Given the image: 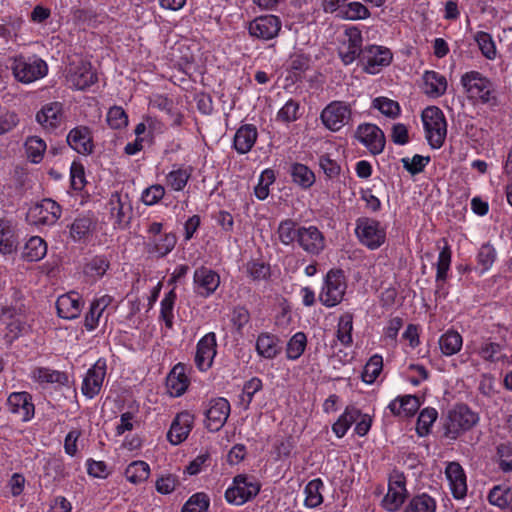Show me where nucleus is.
Returning <instances> with one entry per match:
<instances>
[{
  "label": "nucleus",
  "instance_id": "nucleus-61",
  "mask_svg": "<svg viewBox=\"0 0 512 512\" xmlns=\"http://www.w3.org/2000/svg\"><path fill=\"white\" fill-rule=\"evenodd\" d=\"M300 105L297 101L289 99L283 107L277 112L276 120L282 123H291L296 121L300 114Z\"/></svg>",
  "mask_w": 512,
  "mask_h": 512
},
{
  "label": "nucleus",
  "instance_id": "nucleus-35",
  "mask_svg": "<svg viewBox=\"0 0 512 512\" xmlns=\"http://www.w3.org/2000/svg\"><path fill=\"white\" fill-rule=\"evenodd\" d=\"M424 92L430 97L437 98L447 90L446 77L436 71H425L423 74Z\"/></svg>",
  "mask_w": 512,
  "mask_h": 512
},
{
  "label": "nucleus",
  "instance_id": "nucleus-15",
  "mask_svg": "<svg viewBox=\"0 0 512 512\" xmlns=\"http://www.w3.org/2000/svg\"><path fill=\"white\" fill-rule=\"evenodd\" d=\"M67 81L75 89L84 90L97 81V74L90 62L81 59L70 64Z\"/></svg>",
  "mask_w": 512,
  "mask_h": 512
},
{
  "label": "nucleus",
  "instance_id": "nucleus-24",
  "mask_svg": "<svg viewBox=\"0 0 512 512\" xmlns=\"http://www.w3.org/2000/svg\"><path fill=\"white\" fill-rule=\"evenodd\" d=\"M445 475L450 490L455 499H462L467 494V482L464 469L458 462H449L445 468Z\"/></svg>",
  "mask_w": 512,
  "mask_h": 512
},
{
  "label": "nucleus",
  "instance_id": "nucleus-57",
  "mask_svg": "<svg viewBox=\"0 0 512 512\" xmlns=\"http://www.w3.org/2000/svg\"><path fill=\"white\" fill-rule=\"evenodd\" d=\"M511 494L512 488L495 486L490 490L488 500L490 504L506 509L509 506L508 502L511 500Z\"/></svg>",
  "mask_w": 512,
  "mask_h": 512
},
{
  "label": "nucleus",
  "instance_id": "nucleus-32",
  "mask_svg": "<svg viewBox=\"0 0 512 512\" xmlns=\"http://www.w3.org/2000/svg\"><path fill=\"white\" fill-rule=\"evenodd\" d=\"M419 407L420 402L416 396L404 395L392 400L387 408L394 416L410 417L417 412Z\"/></svg>",
  "mask_w": 512,
  "mask_h": 512
},
{
  "label": "nucleus",
  "instance_id": "nucleus-26",
  "mask_svg": "<svg viewBox=\"0 0 512 512\" xmlns=\"http://www.w3.org/2000/svg\"><path fill=\"white\" fill-rule=\"evenodd\" d=\"M114 298L105 294L94 299L84 319V326L88 331H94L100 324L105 310L112 304Z\"/></svg>",
  "mask_w": 512,
  "mask_h": 512
},
{
  "label": "nucleus",
  "instance_id": "nucleus-56",
  "mask_svg": "<svg viewBox=\"0 0 512 512\" xmlns=\"http://www.w3.org/2000/svg\"><path fill=\"white\" fill-rule=\"evenodd\" d=\"M14 249V232L8 222L0 219V253L10 254Z\"/></svg>",
  "mask_w": 512,
  "mask_h": 512
},
{
  "label": "nucleus",
  "instance_id": "nucleus-5",
  "mask_svg": "<svg viewBox=\"0 0 512 512\" xmlns=\"http://www.w3.org/2000/svg\"><path fill=\"white\" fill-rule=\"evenodd\" d=\"M347 289L346 278L341 269H331L327 272L319 293V301L327 308L340 304Z\"/></svg>",
  "mask_w": 512,
  "mask_h": 512
},
{
  "label": "nucleus",
  "instance_id": "nucleus-22",
  "mask_svg": "<svg viewBox=\"0 0 512 512\" xmlns=\"http://www.w3.org/2000/svg\"><path fill=\"white\" fill-rule=\"evenodd\" d=\"M361 46V32L354 27L347 29L338 49L342 62L345 65L351 64L360 55Z\"/></svg>",
  "mask_w": 512,
  "mask_h": 512
},
{
  "label": "nucleus",
  "instance_id": "nucleus-58",
  "mask_svg": "<svg viewBox=\"0 0 512 512\" xmlns=\"http://www.w3.org/2000/svg\"><path fill=\"white\" fill-rule=\"evenodd\" d=\"M496 462L502 472H512V443H501L497 446Z\"/></svg>",
  "mask_w": 512,
  "mask_h": 512
},
{
  "label": "nucleus",
  "instance_id": "nucleus-23",
  "mask_svg": "<svg viewBox=\"0 0 512 512\" xmlns=\"http://www.w3.org/2000/svg\"><path fill=\"white\" fill-rule=\"evenodd\" d=\"M194 417L187 411H183L174 418L167 438L173 445H178L187 439L193 427Z\"/></svg>",
  "mask_w": 512,
  "mask_h": 512
},
{
  "label": "nucleus",
  "instance_id": "nucleus-14",
  "mask_svg": "<svg viewBox=\"0 0 512 512\" xmlns=\"http://www.w3.org/2000/svg\"><path fill=\"white\" fill-rule=\"evenodd\" d=\"M230 411V403L226 398L211 399L205 410L206 428L213 432L219 431L225 425Z\"/></svg>",
  "mask_w": 512,
  "mask_h": 512
},
{
  "label": "nucleus",
  "instance_id": "nucleus-3",
  "mask_svg": "<svg viewBox=\"0 0 512 512\" xmlns=\"http://www.w3.org/2000/svg\"><path fill=\"white\" fill-rule=\"evenodd\" d=\"M478 421V414L467 405H456L448 411L444 423V435L451 440H456L461 434L472 429Z\"/></svg>",
  "mask_w": 512,
  "mask_h": 512
},
{
  "label": "nucleus",
  "instance_id": "nucleus-49",
  "mask_svg": "<svg viewBox=\"0 0 512 512\" xmlns=\"http://www.w3.org/2000/svg\"><path fill=\"white\" fill-rule=\"evenodd\" d=\"M371 107L377 109L381 114L391 119L397 118L401 113L399 103L384 96H379L373 99Z\"/></svg>",
  "mask_w": 512,
  "mask_h": 512
},
{
  "label": "nucleus",
  "instance_id": "nucleus-10",
  "mask_svg": "<svg viewBox=\"0 0 512 512\" xmlns=\"http://www.w3.org/2000/svg\"><path fill=\"white\" fill-rule=\"evenodd\" d=\"M110 216L114 227L125 229L132 219L133 207L128 193L114 192L108 201Z\"/></svg>",
  "mask_w": 512,
  "mask_h": 512
},
{
  "label": "nucleus",
  "instance_id": "nucleus-51",
  "mask_svg": "<svg viewBox=\"0 0 512 512\" xmlns=\"http://www.w3.org/2000/svg\"><path fill=\"white\" fill-rule=\"evenodd\" d=\"M383 369V358L379 354H374L370 357L364 366L362 372V380L367 384H372L376 381Z\"/></svg>",
  "mask_w": 512,
  "mask_h": 512
},
{
  "label": "nucleus",
  "instance_id": "nucleus-29",
  "mask_svg": "<svg viewBox=\"0 0 512 512\" xmlns=\"http://www.w3.org/2000/svg\"><path fill=\"white\" fill-rule=\"evenodd\" d=\"M177 243L174 233H164L144 243L145 250L149 255L157 258L167 256Z\"/></svg>",
  "mask_w": 512,
  "mask_h": 512
},
{
  "label": "nucleus",
  "instance_id": "nucleus-19",
  "mask_svg": "<svg viewBox=\"0 0 512 512\" xmlns=\"http://www.w3.org/2000/svg\"><path fill=\"white\" fill-rule=\"evenodd\" d=\"M7 408L22 422L30 421L35 414L32 396L25 391L11 393L7 398Z\"/></svg>",
  "mask_w": 512,
  "mask_h": 512
},
{
  "label": "nucleus",
  "instance_id": "nucleus-44",
  "mask_svg": "<svg viewBox=\"0 0 512 512\" xmlns=\"http://www.w3.org/2000/svg\"><path fill=\"white\" fill-rule=\"evenodd\" d=\"M337 16L344 20L358 21L368 19L371 16V12L362 2L351 1L343 6V9Z\"/></svg>",
  "mask_w": 512,
  "mask_h": 512
},
{
  "label": "nucleus",
  "instance_id": "nucleus-64",
  "mask_svg": "<svg viewBox=\"0 0 512 512\" xmlns=\"http://www.w3.org/2000/svg\"><path fill=\"white\" fill-rule=\"evenodd\" d=\"M209 507V499L204 493H196L192 495L184 504L181 512H207Z\"/></svg>",
  "mask_w": 512,
  "mask_h": 512
},
{
  "label": "nucleus",
  "instance_id": "nucleus-36",
  "mask_svg": "<svg viewBox=\"0 0 512 512\" xmlns=\"http://www.w3.org/2000/svg\"><path fill=\"white\" fill-rule=\"evenodd\" d=\"M193 168L191 166L178 165L166 175V184L174 191H182L187 185Z\"/></svg>",
  "mask_w": 512,
  "mask_h": 512
},
{
  "label": "nucleus",
  "instance_id": "nucleus-4",
  "mask_svg": "<svg viewBox=\"0 0 512 512\" xmlns=\"http://www.w3.org/2000/svg\"><path fill=\"white\" fill-rule=\"evenodd\" d=\"M421 118L428 144L433 149L440 148L447 134V123L442 110L436 106L427 107L423 110Z\"/></svg>",
  "mask_w": 512,
  "mask_h": 512
},
{
  "label": "nucleus",
  "instance_id": "nucleus-1",
  "mask_svg": "<svg viewBox=\"0 0 512 512\" xmlns=\"http://www.w3.org/2000/svg\"><path fill=\"white\" fill-rule=\"evenodd\" d=\"M279 241L285 246L297 244L306 254L320 255L326 248V238L315 225H300L296 220L284 219L277 228Z\"/></svg>",
  "mask_w": 512,
  "mask_h": 512
},
{
  "label": "nucleus",
  "instance_id": "nucleus-59",
  "mask_svg": "<svg viewBox=\"0 0 512 512\" xmlns=\"http://www.w3.org/2000/svg\"><path fill=\"white\" fill-rule=\"evenodd\" d=\"M110 263L105 256L93 257L85 266L86 275L93 278H101L109 269Z\"/></svg>",
  "mask_w": 512,
  "mask_h": 512
},
{
  "label": "nucleus",
  "instance_id": "nucleus-25",
  "mask_svg": "<svg viewBox=\"0 0 512 512\" xmlns=\"http://www.w3.org/2000/svg\"><path fill=\"white\" fill-rule=\"evenodd\" d=\"M56 308L61 318L75 319L82 311L83 301L77 292H69L58 297Z\"/></svg>",
  "mask_w": 512,
  "mask_h": 512
},
{
  "label": "nucleus",
  "instance_id": "nucleus-30",
  "mask_svg": "<svg viewBox=\"0 0 512 512\" xmlns=\"http://www.w3.org/2000/svg\"><path fill=\"white\" fill-rule=\"evenodd\" d=\"M189 386L185 366L178 363L173 367L166 378V388L172 397H179L185 393Z\"/></svg>",
  "mask_w": 512,
  "mask_h": 512
},
{
  "label": "nucleus",
  "instance_id": "nucleus-28",
  "mask_svg": "<svg viewBox=\"0 0 512 512\" xmlns=\"http://www.w3.org/2000/svg\"><path fill=\"white\" fill-rule=\"evenodd\" d=\"M67 143L79 154L87 155L93 151L91 133L85 126L73 128L67 135Z\"/></svg>",
  "mask_w": 512,
  "mask_h": 512
},
{
  "label": "nucleus",
  "instance_id": "nucleus-52",
  "mask_svg": "<svg viewBox=\"0 0 512 512\" xmlns=\"http://www.w3.org/2000/svg\"><path fill=\"white\" fill-rule=\"evenodd\" d=\"M307 346V337L303 332L295 333L287 343L286 357L297 360L304 353Z\"/></svg>",
  "mask_w": 512,
  "mask_h": 512
},
{
  "label": "nucleus",
  "instance_id": "nucleus-6",
  "mask_svg": "<svg viewBox=\"0 0 512 512\" xmlns=\"http://www.w3.org/2000/svg\"><path fill=\"white\" fill-rule=\"evenodd\" d=\"M461 84L470 99L484 104L495 100L493 83L478 71L463 74Z\"/></svg>",
  "mask_w": 512,
  "mask_h": 512
},
{
  "label": "nucleus",
  "instance_id": "nucleus-50",
  "mask_svg": "<svg viewBox=\"0 0 512 512\" xmlns=\"http://www.w3.org/2000/svg\"><path fill=\"white\" fill-rule=\"evenodd\" d=\"M291 176L293 181L304 189L310 188L315 182L314 173L304 164H293Z\"/></svg>",
  "mask_w": 512,
  "mask_h": 512
},
{
  "label": "nucleus",
  "instance_id": "nucleus-43",
  "mask_svg": "<svg viewBox=\"0 0 512 512\" xmlns=\"http://www.w3.org/2000/svg\"><path fill=\"white\" fill-rule=\"evenodd\" d=\"M24 149L28 160L38 164L43 160L47 145L39 136H29L24 142Z\"/></svg>",
  "mask_w": 512,
  "mask_h": 512
},
{
  "label": "nucleus",
  "instance_id": "nucleus-13",
  "mask_svg": "<svg viewBox=\"0 0 512 512\" xmlns=\"http://www.w3.org/2000/svg\"><path fill=\"white\" fill-rule=\"evenodd\" d=\"M393 54L389 48L380 45H370L363 51V70L371 75L379 73L390 65Z\"/></svg>",
  "mask_w": 512,
  "mask_h": 512
},
{
  "label": "nucleus",
  "instance_id": "nucleus-47",
  "mask_svg": "<svg viewBox=\"0 0 512 512\" xmlns=\"http://www.w3.org/2000/svg\"><path fill=\"white\" fill-rule=\"evenodd\" d=\"M497 258V252L490 243L483 244L477 253V264L479 273L482 275L489 271Z\"/></svg>",
  "mask_w": 512,
  "mask_h": 512
},
{
  "label": "nucleus",
  "instance_id": "nucleus-34",
  "mask_svg": "<svg viewBox=\"0 0 512 512\" xmlns=\"http://www.w3.org/2000/svg\"><path fill=\"white\" fill-rule=\"evenodd\" d=\"M96 222L90 215H81L71 223L69 232L75 242L86 241L94 231Z\"/></svg>",
  "mask_w": 512,
  "mask_h": 512
},
{
  "label": "nucleus",
  "instance_id": "nucleus-11",
  "mask_svg": "<svg viewBox=\"0 0 512 512\" xmlns=\"http://www.w3.org/2000/svg\"><path fill=\"white\" fill-rule=\"evenodd\" d=\"M62 214L61 206L50 198H45L33 205L28 212V217L37 226H52Z\"/></svg>",
  "mask_w": 512,
  "mask_h": 512
},
{
  "label": "nucleus",
  "instance_id": "nucleus-37",
  "mask_svg": "<svg viewBox=\"0 0 512 512\" xmlns=\"http://www.w3.org/2000/svg\"><path fill=\"white\" fill-rule=\"evenodd\" d=\"M361 415L359 409L354 406H347L344 412L332 425V431L338 438L344 437L351 425L356 422Z\"/></svg>",
  "mask_w": 512,
  "mask_h": 512
},
{
  "label": "nucleus",
  "instance_id": "nucleus-40",
  "mask_svg": "<svg viewBox=\"0 0 512 512\" xmlns=\"http://www.w3.org/2000/svg\"><path fill=\"white\" fill-rule=\"evenodd\" d=\"M439 347L444 356L457 354L463 346V338L455 330H448L439 338Z\"/></svg>",
  "mask_w": 512,
  "mask_h": 512
},
{
  "label": "nucleus",
  "instance_id": "nucleus-55",
  "mask_svg": "<svg viewBox=\"0 0 512 512\" xmlns=\"http://www.w3.org/2000/svg\"><path fill=\"white\" fill-rule=\"evenodd\" d=\"M438 417V412L435 408L423 409L417 419L416 430L419 436H425L430 432L433 423Z\"/></svg>",
  "mask_w": 512,
  "mask_h": 512
},
{
  "label": "nucleus",
  "instance_id": "nucleus-21",
  "mask_svg": "<svg viewBox=\"0 0 512 512\" xmlns=\"http://www.w3.org/2000/svg\"><path fill=\"white\" fill-rule=\"evenodd\" d=\"M195 292L202 297L211 296L220 285V276L208 267L201 266L194 271Z\"/></svg>",
  "mask_w": 512,
  "mask_h": 512
},
{
  "label": "nucleus",
  "instance_id": "nucleus-33",
  "mask_svg": "<svg viewBox=\"0 0 512 512\" xmlns=\"http://www.w3.org/2000/svg\"><path fill=\"white\" fill-rule=\"evenodd\" d=\"M30 378L42 386L47 384L66 385L68 383L66 373L47 367H35L30 373Z\"/></svg>",
  "mask_w": 512,
  "mask_h": 512
},
{
  "label": "nucleus",
  "instance_id": "nucleus-53",
  "mask_svg": "<svg viewBox=\"0 0 512 512\" xmlns=\"http://www.w3.org/2000/svg\"><path fill=\"white\" fill-rule=\"evenodd\" d=\"M474 40L477 43L482 55L488 60H494L497 56V49L492 36L484 31H478L474 35Z\"/></svg>",
  "mask_w": 512,
  "mask_h": 512
},
{
  "label": "nucleus",
  "instance_id": "nucleus-8",
  "mask_svg": "<svg viewBox=\"0 0 512 512\" xmlns=\"http://www.w3.org/2000/svg\"><path fill=\"white\" fill-rule=\"evenodd\" d=\"M352 119V106L345 101L334 100L324 107L320 120L331 132H338Z\"/></svg>",
  "mask_w": 512,
  "mask_h": 512
},
{
  "label": "nucleus",
  "instance_id": "nucleus-17",
  "mask_svg": "<svg viewBox=\"0 0 512 512\" xmlns=\"http://www.w3.org/2000/svg\"><path fill=\"white\" fill-rule=\"evenodd\" d=\"M217 354V340L214 332L205 334L196 345L194 362L198 370H209Z\"/></svg>",
  "mask_w": 512,
  "mask_h": 512
},
{
  "label": "nucleus",
  "instance_id": "nucleus-38",
  "mask_svg": "<svg viewBox=\"0 0 512 512\" xmlns=\"http://www.w3.org/2000/svg\"><path fill=\"white\" fill-rule=\"evenodd\" d=\"M47 253V243L39 236H32L26 242L22 257L29 262H37L45 257Z\"/></svg>",
  "mask_w": 512,
  "mask_h": 512
},
{
  "label": "nucleus",
  "instance_id": "nucleus-60",
  "mask_svg": "<svg viewBox=\"0 0 512 512\" xmlns=\"http://www.w3.org/2000/svg\"><path fill=\"white\" fill-rule=\"evenodd\" d=\"M106 121L112 129H124L128 125V115L121 106H113L107 112Z\"/></svg>",
  "mask_w": 512,
  "mask_h": 512
},
{
  "label": "nucleus",
  "instance_id": "nucleus-41",
  "mask_svg": "<svg viewBox=\"0 0 512 512\" xmlns=\"http://www.w3.org/2000/svg\"><path fill=\"white\" fill-rule=\"evenodd\" d=\"M324 483L320 478L309 481L304 488V505L307 508H316L323 503L322 490Z\"/></svg>",
  "mask_w": 512,
  "mask_h": 512
},
{
  "label": "nucleus",
  "instance_id": "nucleus-62",
  "mask_svg": "<svg viewBox=\"0 0 512 512\" xmlns=\"http://www.w3.org/2000/svg\"><path fill=\"white\" fill-rule=\"evenodd\" d=\"M275 181L274 171L265 169L259 176L258 184L254 189L255 196L259 200H265L269 195V187Z\"/></svg>",
  "mask_w": 512,
  "mask_h": 512
},
{
  "label": "nucleus",
  "instance_id": "nucleus-42",
  "mask_svg": "<svg viewBox=\"0 0 512 512\" xmlns=\"http://www.w3.org/2000/svg\"><path fill=\"white\" fill-rule=\"evenodd\" d=\"M437 502L427 493L414 495L406 504L404 512H436Z\"/></svg>",
  "mask_w": 512,
  "mask_h": 512
},
{
  "label": "nucleus",
  "instance_id": "nucleus-63",
  "mask_svg": "<svg viewBox=\"0 0 512 512\" xmlns=\"http://www.w3.org/2000/svg\"><path fill=\"white\" fill-rule=\"evenodd\" d=\"M501 345L490 341V339H484L476 353L485 361L495 362L499 359V353L501 352Z\"/></svg>",
  "mask_w": 512,
  "mask_h": 512
},
{
  "label": "nucleus",
  "instance_id": "nucleus-12",
  "mask_svg": "<svg viewBox=\"0 0 512 512\" xmlns=\"http://www.w3.org/2000/svg\"><path fill=\"white\" fill-rule=\"evenodd\" d=\"M354 136L373 155L382 153L385 148L384 132L375 124L362 123L358 125Z\"/></svg>",
  "mask_w": 512,
  "mask_h": 512
},
{
  "label": "nucleus",
  "instance_id": "nucleus-54",
  "mask_svg": "<svg viewBox=\"0 0 512 512\" xmlns=\"http://www.w3.org/2000/svg\"><path fill=\"white\" fill-rule=\"evenodd\" d=\"M353 316L345 313L340 316L337 326V339L344 345L352 343Z\"/></svg>",
  "mask_w": 512,
  "mask_h": 512
},
{
  "label": "nucleus",
  "instance_id": "nucleus-46",
  "mask_svg": "<svg viewBox=\"0 0 512 512\" xmlns=\"http://www.w3.org/2000/svg\"><path fill=\"white\" fill-rule=\"evenodd\" d=\"M256 350L260 356L266 359L275 358L279 353L277 339L267 333L260 334L256 342Z\"/></svg>",
  "mask_w": 512,
  "mask_h": 512
},
{
  "label": "nucleus",
  "instance_id": "nucleus-27",
  "mask_svg": "<svg viewBox=\"0 0 512 512\" xmlns=\"http://www.w3.org/2000/svg\"><path fill=\"white\" fill-rule=\"evenodd\" d=\"M36 121L45 130H54L62 122V104L59 102H50L42 106L36 114Z\"/></svg>",
  "mask_w": 512,
  "mask_h": 512
},
{
  "label": "nucleus",
  "instance_id": "nucleus-31",
  "mask_svg": "<svg viewBox=\"0 0 512 512\" xmlns=\"http://www.w3.org/2000/svg\"><path fill=\"white\" fill-rule=\"evenodd\" d=\"M258 137L257 128L253 124L240 126L233 139V147L239 154H246L251 151Z\"/></svg>",
  "mask_w": 512,
  "mask_h": 512
},
{
  "label": "nucleus",
  "instance_id": "nucleus-18",
  "mask_svg": "<svg viewBox=\"0 0 512 512\" xmlns=\"http://www.w3.org/2000/svg\"><path fill=\"white\" fill-rule=\"evenodd\" d=\"M106 376V361L98 359L95 364L88 369L81 386L82 394L92 399L101 391L104 378Z\"/></svg>",
  "mask_w": 512,
  "mask_h": 512
},
{
  "label": "nucleus",
  "instance_id": "nucleus-16",
  "mask_svg": "<svg viewBox=\"0 0 512 512\" xmlns=\"http://www.w3.org/2000/svg\"><path fill=\"white\" fill-rule=\"evenodd\" d=\"M281 20L275 15H262L253 19L248 26L249 34L261 40H271L278 36L281 30Z\"/></svg>",
  "mask_w": 512,
  "mask_h": 512
},
{
  "label": "nucleus",
  "instance_id": "nucleus-9",
  "mask_svg": "<svg viewBox=\"0 0 512 512\" xmlns=\"http://www.w3.org/2000/svg\"><path fill=\"white\" fill-rule=\"evenodd\" d=\"M260 484L246 475H237L233 478L232 485L225 491V499L233 505H243L260 491Z\"/></svg>",
  "mask_w": 512,
  "mask_h": 512
},
{
  "label": "nucleus",
  "instance_id": "nucleus-7",
  "mask_svg": "<svg viewBox=\"0 0 512 512\" xmlns=\"http://www.w3.org/2000/svg\"><path fill=\"white\" fill-rule=\"evenodd\" d=\"M355 233L360 243L370 250H376L386 241V230L373 218L361 217L356 220Z\"/></svg>",
  "mask_w": 512,
  "mask_h": 512
},
{
  "label": "nucleus",
  "instance_id": "nucleus-48",
  "mask_svg": "<svg viewBox=\"0 0 512 512\" xmlns=\"http://www.w3.org/2000/svg\"><path fill=\"white\" fill-rule=\"evenodd\" d=\"M177 295L174 289L165 294L160 303V319L164 321L168 329L173 328L174 320V305Z\"/></svg>",
  "mask_w": 512,
  "mask_h": 512
},
{
  "label": "nucleus",
  "instance_id": "nucleus-2",
  "mask_svg": "<svg viewBox=\"0 0 512 512\" xmlns=\"http://www.w3.org/2000/svg\"><path fill=\"white\" fill-rule=\"evenodd\" d=\"M10 68L15 79L23 84L33 83L48 73L47 63L37 55H16L11 58Z\"/></svg>",
  "mask_w": 512,
  "mask_h": 512
},
{
  "label": "nucleus",
  "instance_id": "nucleus-45",
  "mask_svg": "<svg viewBox=\"0 0 512 512\" xmlns=\"http://www.w3.org/2000/svg\"><path fill=\"white\" fill-rule=\"evenodd\" d=\"M150 467L145 461L137 460L130 463L125 470L126 479L133 484H139L148 479Z\"/></svg>",
  "mask_w": 512,
  "mask_h": 512
},
{
  "label": "nucleus",
  "instance_id": "nucleus-39",
  "mask_svg": "<svg viewBox=\"0 0 512 512\" xmlns=\"http://www.w3.org/2000/svg\"><path fill=\"white\" fill-rule=\"evenodd\" d=\"M452 252L449 245H445L439 252L436 262L435 282L438 289H442L448 278V272L451 265Z\"/></svg>",
  "mask_w": 512,
  "mask_h": 512
},
{
  "label": "nucleus",
  "instance_id": "nucleus-20",
  "mask_svg": "<svg viewBox=\"0 0 512 512\" xmlns=\"http://www.w3.org/2000/svg\"><path fill=\"white\" fill-rule=\"evenodd\" d=\"M406 479L403 474H395L389 480L388 492L382 503L390 512L398 510L406 498Z\"/></svg>",
  "mask_w": 512,
  "mask_h": 512
}]
</instances>
